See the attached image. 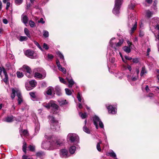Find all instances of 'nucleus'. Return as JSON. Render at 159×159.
<instances>
[{"mask_svg": "<svg viewBox=\"0 0 159 159\" xmlns=\"http://www.w3.org/2000/svg\"><path fill=\"white\" fill-rule=\"evenodd\" d=\"M56 62L58 69L59 70L62 67V66L61 65L60 63L59 60L57 59L56 60Z\"/></svg>", "mask_w": 159, "mask_h": 159, "instance_id": "nucleus-34", "label": "nucleus"}, {"mask_svg": "<svg viewBox=\"0 0 159 159\" xmlns=\"http://www.w3.org/2000/svg\"><path fill=\"white\" fill-rule=\"evenodd\" d=\"M65 90L66 92V94L68 95H71L72 94L71 91L69 90V89L66 88L65 89Z\"/></svg>", "mask_w": 159, "mask_h": 159, "instance_id": "nucleus-41", "label": "nucleus"}, {"mask_svg": "<svg viewBox=\"0 0 159 159\" xmlns=\"http://www.w3.org/2000/svg\"><path fill=\"white\" fill-rule=\"evenodd\" d=\"M23 70L26 72L25 75L29 78H31L33 76L32 71L30 67L24 65L23 66Z\"/></svg>", "mask_w": 159, "mask_h": 159, "instance_id": "nucleus-7", "label": "nucleus"}, {"mask_svg": "<svg viewBox=\"0 0 159 159\" xmlns=\"http://www.w3.org/2000/svg\"><path fill=\"white\" fill-rule=\"evenodd\" d=\"M39 23H41L42 24H44L45 23V21L43 20V18H41L40 20L38 21Z\"/></svg>", "mask_w": 159, "mask_h": 159, "instance_id": "nucleus-59", "label": "nucleus"}, {"mask_svg": "<svg viewBox=\"0 0 159 159\" xmlns=\"http://www.w3.org/2000/svg\"><path fill=\"white\" fill-rule=\"evenodd\" d=\"M12 93L11 94V98L13 99L16 96V93H17V92H20L18 90H15L13 88L12 90Z\"/></svg>", "mask_w": 159, "mask_h": 159, "instance_id": "nucleus-23", "label": "nucleus"}, {"mask_svg": "<svg viewBox=\"0 0 159 159\" xmlns=\"http://www.w3.org/2000/svg\"><path fill=\"white\" fill-rule=\"evenodd\" d=\"M53 56L51 54H48V60H51L53 58Z\"/></svg>", "mask_w": 159, "mask_h": 159, "instance_id": "nucleus-47", "label": "nucleus"}, {"mask_svg": "<svg viewBox=\"0 0 159 159\" xmlns=\"http://www.w3.org/2000/svg\"><path fill=\"white\" fill-rule=\"evenodd\" d=\"M126 67H127V69H128L129 71H131L132 69L130 66L127 65V66H126Z\"/></svg>", "mask_w": 159, "mask_h": 159, "instance_id": "nucleus-62", "label": "nucleus"}, {"mask_svg": "<svg viewBox=\"0 0 159 159\" xmlns=\"http://www.w3.org/2000/svg\"><path fill=\"white\" fill-rule=\"evenodd\" d=\"M25 54L28 57L31 58H34V53L33 51L30 50H26L25 52Z\"/></svg>", "mask_w": 159, "mask_h": 159, "instance_id": "nucleus-12", "label": "nucleus"}, {"mask_svg": "<svg viewBox=\"0 0 159 159\" xmlns=\"http://www.w3.org/2000/svg\"><path fill=\"white\" fill-rule=\"evenodd\" d=\"M102 142L100 141L99 143H98L97 145V148L98 151H100L101 149L100 148V144Z\"/></svg>", "mask_w": 159, "mask_h": 159, "instance_id": "nucleus-45", "label": "nucleus"}, {"mask_svg": "<svg viewBox=\"0 0 159 159\" xmlns=\"http://www.w3.org/2000/svg\"><path fill=\"white\" fill-rule=\"evenodd\" d=\"M43 155H44V153L42 152H39L36 153V156L39 157H41Z\"/></svg>", "mask_w": 159, "mask_h": 159, "instance_id": "nucleus-39", "label": "nucleus"}, {"mask_svg": "<svg viewBox=\"0 0 159 159\" xmlns=\"http://www.w3.org/2000/svg\"><path fill=\"white\" fill-rule=\"evenodd\" d=\"M29 84H30V85L33 89L36 86L37 84L36 82L34 80L30 81Z\"/></svg>", "mask_w": 159, "mask_h": 159, "instance_id": "nucleus-22", "label": "nucleus"}, {"mask_svg": "<svg viewBox=\"0 0 159 159\" xmlns=\"http://www.w3.org/2000/svg\"><path fill=\"white\" fill-rule=\"evenodd\" d=\"M24 32L25 34L29 38H30L31 37L30 34V33L29 31L26 28H25L24 29Z\"/></svg>", "mask_w": 159, "mask_h": 159, "instance_id": "nucleus-28", "label": "nucleus"}, {"mask_svg": "<svg viewBox=\"0 0 159 159\" xmlns=\"http://www.w3.org/2000/svg\"><path fill=\"white\" fill-rule=\"evenodd\" d=\"M43 47L46 50H48L49 48L48 47V46L47 44L45 43L43 44Z\"/></svg>", "mask_w": 159, "mask_h": 159, "instance_id": "nucleus-57", "label": "nucleus"}, {"mask_svg": "<svg viewBox=\"0 0 159 159\" xmlns=\"http://www.w3.org/2000/svg\"><path fill=\"white\" fill-rule=\"evenodd\" d=\"M93 121L94 125H95L96 129H98V125L101 128H104V125L100 119L99 117L97 116H94L93 117Z\"/></svg>", "mask_w": 159, "mask_h": 159, "instance_id": "nucleus-3", "label": "nucleus"}, {"mask_svg": "<svg viewBox=\"0 0 159 159\" xmlns=\"http://www.w3.org/2000/svg\"><path fill=\"white\" fill-rule=\"evenodd\" d=\"M146 16L148 18H149L151 17L152 15L153 14L152 12L150 11L149 10H147L146 11Z\"/></svg>", "mask_w": 159, "mask_h": 159, "instance_id": "nucleus-31", "label": "nucleus"}, {"mask_svg": "<svg viewBox=\"0 0 159 159\" xmlns=\"http://www.w3.org/2000/svg\"><path fill=\"white\" fill-rule=\"evenodd\" d=\"M123 75L120 73H119L116 75V77L120 79H121L123 78Z\"/></svg>", "mask_w": 159, "mask_h": 159, "instance_id": "nucleus-46", "label": "nucleus"}, {"mask_svg": "<svg viewBox=\"0 0 159 159\" xmlns=\"http://www.w3.org/2000/svg\"><path fill=\"white\" fill-rule=\"evenodd\" d=\"M17 96L18 97V104H20L22 101V97L20 92H17Z\"/></svg>", "mask_w": 159, "mask_h": 159, "instance_id": "nucleus-21", "label": "nucleus"}, {"mask_svg": "<svg viewBox=\"0 0 159 159\" xmlns=\"http://www.w3.org/2000/svg\"><path fill=\"white\" fill-rule=\"evenodd\" d=\"M3 22L4 24H6L8 23V21L6 19H3Z\"/></svg>", "mask_w": 159, "mask_h": 159, "instance_id": "nucleus-63", "label": "nucleus"}, {"mask_svg": "<svg viewBox=\"0 0 159 159\" xmlns=\"http://www.w3.org/2000/svg\"><path fill=\"white\" fill-rule=\"evenodd\" d=\"M68 83V87L69 88H72L73 85L75 84V82L71 76H69L66 78Z\"/></svg>", "mask_w": 159, "mask_h": 159, "instance_id": "nucleus-14", "label": "nucleus"}, {"mask_svg": "<svg viewBox=\"0 0 159 159\" xmlns=\"http://www.w3.org/2000/svg\"><path fill=\"white\" fill-rule=\"evenodd\" d=\"M123 0H115L114 8L113 10V13L117 15L119 13V10L122 3Z\"/></svg>", "mask_w": 159, "mask_h": 159, "instance_id": "nucleus-4", "label": "nucleus"}, {"mask_svg": "<svg viewBox=\"0 0 159 159\" xmlns=\"http://www.w3.org/2000/svg\"><path fill=\"white\" fill-rule=\"evenodd\" d=\"M39 128H40L39 125V124H38L37 127L35 128V131H39Z\"/></svg>", "mask_w": 159, "mask_h": 159, "instance_id": "nucleus-64", "label": "nucleus"}, {"mask_svg": "<svg viewBox=\"0 0 159 159\" xmlns=\"http://www.w3.org/2000/svg\"><path fill=\"white\" fill-rule=\"evenodd\" d=\"M43 106L47 109H49L50 107V102L48 103H44L43 104Z\"/></svg>", "mask_w": 159, "mask_h": 159, "instance_id": "nucleus-40", "label": "nucleus"}, {"mask_svg": "<svg viewBox=\"0 0 159 159\" xmlns=\"http://www.w3.org/2000/svg\"><path fill=\"white\" fill-rule=\"evenodd\" d=\"M2 72L5 77L3 79V81L6 83H7L8 81V75L5 69H3Z\"/></svg>", "mask_w": 159, "mask_h": 159, "instance_id": "nucleus-18", "label": "nucleus"}, {"mask_svg": "<svg viewBox=\"0 0 159 159\" xmlns=\"http://www.w3.org/2000/svg\"><path fill=\"white\" fill-rule=\"evenodd\" d=\"M50 107H52L53 110H58V107L56 104H55L54 102L52 101H50Z\"/></svg>", "mask_w": 159, "mask_h": 159, "instance_id": "nucleus-19", "label": "nucleus"}, {"mask_svg": "<svg viewBox=\"0 0 159 159\" xmlns=\"http://www.w3.org/2000/svg\"><path fill=\"white\" fill-rule=\"evenodd\" d=\"M147 73V70L144 66L142 68V70L140 73L141 76H143L144 74Z\"/></svg>", "mask_w": 159, "mask_h": 159, "instance_id": "nucleus-27", "label": "nucleus"}, {"mask_svg": "<svg viewBox=\"0 0 159 159\" xmlns=\"http://www.w3.org/2000/svg\"><path fill=\"white\" fill-rule=\"evenodd\" d=\"M153 22L155 23V24L159 23V18L157 17L152 19V22L150 23V24H152V23Z\"/></svg>", "mask_w": 159, "mask_h": 159, "instance_id": "nucleus-37", "label": "nucleus"}, {"mask_svg": "<svg viewBox=\"0 0 159 159\" xmlns=\"http://www.w3.org/2000/svg\"><path fill=\"white\" fill-rule=\"evenodd\" d=\"M26 144L25 142L23 143V150L24 152L26 153Z\"/></svg>", "mask_w": 159, "mask_h": 159, "instance_id": "nucleus-44", "label": "nucleus"}, {"mask_svg": "<svg viewBox=\"0 0 159 159\" xmlns=\"http://www.w3.org/2000/svg\"><path fill=\"white\" fill-rule=\"evenodd\" d=\"M48 118L51 129L54 131L58 130L60 126L58 121L56 120L53 116H49Z\"/></svg>", "mask_w": 159, "mask_h": 159, "instance_id": "nucleus-2", "label": "nucleus"}, {"mask_svg": "<svg viewBox=\"0 0 159 159\" xmlns=\"http://www.w3.org/2000/svg\"><path fill=\"white\" fill-rule=\"evenodd\" d=\"M30 95L32 98H35V95L34 93L30 92Z\"/></svg>", "mask_w": 159, "mask_h": 159, "instance_id": "nucleus-54", "label": "nucleus"}, {"mask_svg": "<svg viewBox=\"0 0 159 159\" xmlns=\"http://www.w3.org/2000/svg\"><path fill=\"white\" fill-rule=\"evenodd\" d=\"M63 143L62 140L57 139L54 141L47 140L43 142L42 144V148L46 150H52L58 148Z\"/></svg>", "mask_w": 159, "mask_h": 159, "instance_id": "nucleus-1", "label": "nucleus"}, {"mask_svg": "<svg viewBox=\"0 0 159 159\" xmlns=\"http://www.w3.org/2000/svg\"><path fill=\"white\" fill-rule=\"evenodd\" d=\"M43 35L45 38L48 37L49 36L48 32L46 30L43 31Z\"/></svg>", "mask_w": 159, "mask_h": 159, "instance_id": "nucleus-43", "label": "nucleus"}, {"mask_svg": "<svg viewBox=\"0 0 159 159\" xmlns=\"http://www.w3.org/2000/svg\"><path fill=\"white\" fill-rule=\"evenodd\" d=\"M10 4L9 2H7V6L6 7V9L7 10L8 9L9 7H10Z\"/></svg>", "mask_w": 159, "mask_h": 159, "instance_id": "nucleus-60", "label": "nucleus"}, {"mask_svg": "<svg viewBox=\"0 0 159 159\" xmlns=\"http://www.w3.org/2000/svg\"><path fill=\"white\" fill-rule=\"evenodd\" d=\"M83 130L84 131L88 134H90V130L85 125L83 127Z\"/></svg>", "mask_w": 159, "mask_h": 159, "instance_id": "nucleus-33", "label": "nucleus"}, {"mask_svg": "<svg viewBox=\"0 0 159 159\" xmlns=\"http://www.w3.org/2000/svg\"><path fill=\"white\" fill-rule=\"evenodd\" d=\"M79 115L83 119L85 118L87 116V114L86 113H83L81 112H80L79 113Z\"/></svg>", "mask_w": 159, "mask_h": 159, "instance_id": "nucleus-32", "label": "nucleus"}, {"mask_svg": "<svg viewBox=\"0 0 159 159\" xmlns=\"http://www.w3.org/2000/svg\"><path fill=\"white\" fill-rule=\"evenodd\" d=\"M59 102L61 105L65 104H66L67 103L66 100H64L60 101Z\"/></svg>", "mask_w": 159, "mask_h": 159, "instance_id": "nucleus-52", "label": "nucleus"}, {"mask_svg": "<svg viewBox=\"0 0 159 159\" xmlns=\"http://www.w3.org/2000/svg\"><path fill=\"white\" fill-rule=\"evenodd\" d=\"M23 0H15V3L17 5H20L22 3Z\"/></svg>", "mask_w": 159, "mask_h": 159, "instance_id": "nucleus-49", "label": "nucleus"}, {"mask_svg": "<svg viewBox=\"0 0 159 159\" xmlns=\"http://www.w3.org/2000/svg\"><path fill=\"white\" fill-rule=\"evenodd\" d=\"M22 22L25 24H27L28 20V18L27 16L22 15Z\"/></svg>", "mask_w": 159, "mask_h": 159, "instance_id": "nucleus-25", "label": "nucleus"}, {"mask_svg": "<svg viewBox=\"0 0 159 159\" xmlns=\"http://www.w3.org/2000/svg\"><path fill=\"white\" fill-rule=\"evenodd\" d=\"M114 39H115V38H112L109 42V44L110 45L112 48H114L115 49V51H116L117 50V49L116 48V47L120 46L123 43L124 41L123 40H120L118 43H115L112 42V41Z\"/></svg>", "mask_w": 159, "mask_h": 159, "instance_id": "nucleus-8", "label": "nucleus"}, {"mask_svg": "<svg viewBox=\"0 0 159 159\" xmlns=\"http://www.w3.org/2000/svg\"><path fill=\"white\" fill-rule=\"evenodd\" d=\"M14 120V117L12 116H8L3 119V121L7 122H11Z\"/></svg>", "mask_w": 159, "mask_h": 159, "instance_id": "nucleus-16", "label": "nucleus"}, {"mask_svg": "<svg viewBox=\"0 0 159 159\" xmlns=\"http://www.w3.org/2000/svg\"><path fill=\"white\" fill-rule=\"evenodd\" d=\"M106 106L109 113L115 114L116 112V109L115 107H114L112 105L109 104H107Z\"/></svg>", "mask_w": 159, "mask_h": 159, "instance_id": "nucleus-10", "label": "nucleus"}, {"mask_svg": "<svg viewBox=\"0 0 159 159\" xmlns=\"http://www.w3.org/2000/svg\"><path fill=\"white\" fill-rule=\"evenodd\" d=\"M67 140L68 142L71 143L78 142L79 140V137L75 134L69 133L67 136Z\"/></svg>", "mask_w": 159, "mask_h": 159, "instance_id": "nucleus-6", "label": "nucleus"}, {"mask_svg": "<svg viewBox=\"0 0 159 159\" xmlns=\"http://www.w3.org/2000/svg\"><path fill=\"white\" fill-rule=\"evenodd\" d=\"M19 40L21 42L26 41L28 39L27 37L25 36H20L19 39Z\"/></svg>", "mask_w": 159, "mask_h": 159, "instance_id": "nucleus-30", "label": "nucleus"}, {"mask_svg": "<svg viewBox=\"0 0 159 159\" xmlns=\"http://www.w3.org/2000/svg\"><path fill=\"white\" fill-rule=\"evenodd\" d=\"M34 43L40 49L42 50V48L39 44L36 41H34Z\"/></svg>", "mask_w": 159, "mask_h": 159, "instance_id": "nucleus-53", "label": "nucleus"}, {"mask_svg": "<svg viewBox=\"0 0 159 159\" xmlns=\"http://www.w3.org/2000/svg\"><path fill=\"white\" fill-rule=\"evenodd\" d=\"M46 92L47 95H51L53 93L54 94L55 93H54V89L52 87H49L47 88Z\"/></svg>", "mask_w": 159, "mask_h": 159, "instance_id": "nucleus-15", "label": "nucleus"}, {"mask_svg": "<svg viewBox=\"0 0 159 159\" xmlns=\"http://www.w3.org/2000/svg\"><path fill=\"white\" fill-rule=\"evenodd\" d=\"M28 148L30 150L32 151H34L35 149V147L34 146H31L30 145L29 146Z\"/></svg>", "mask_w": 159, "mask_h": 159, "instance_id": "nucleus-50", "label": "nucleus"}, {"mask_svg": "<svg viewBox=\"0 0 159 159\" xmlns=\"http://www.w3.org/2000/svg\"><path fill=\"white\" fill-rule=\"evenodd\" d=\"M57 55L61 59L63 60V66H65L66 65V63L65 61L64 57L63 54L60 52L58 51L56 52Z\"/></svg>", "mask_w": 159, "mask_h": 159, "instance_id": "nucleus-17", "label": "nucleus"}, {"mask_svg": "<svg viewBox=\"0 0 159 159\" xmlns=\"http://www.w3.org/2000/svg\"><path fill=\"white\" fill-rule=\"evenodd\" d=\"M46 72L43 70V72L42 74H40L38 72H36L34 74V77L35 78L43 79H44L46 76Z\"/></svg>", "mask_w": 159, "mask_h": 159, "instance_id": "nucleus-11", "label": "nucleus"}, {"mask_svg": "<svg viewBox=\"0 0 159 159\" xmlns=\"http://www.w3.org/2000/svg\"><path fill=\"white\" fill-rule=\"evenodd\" d=\"M129 25L131 24L132 25H133V27L131 28L130 31V33L132 34L134 31L136 30L137 28V22L136 20V19L134 16L130 17L129 18Z\"/></svg>", "mask_w": 159, "mask_h": 159, "instance_id": "nucleus-5", "label": "nucleus"}, {"mask_svg": "<svg viewBox=\"0 0 159 159\" xmlns=\"http://www.w3.org/2000/svg\"><path fill=\"white\" fill-rule=\"evenodd\" d=\"M77 98L79 102H81V101H82V102L83 103L84 102V99L82 98V96L79 93L77 95Z\"/></svg>", "mask_w": 159, "mask_h": 159, "instance_id": "nucleus-29", "label": "nucleus"}, {"mask_svg": "<svg viewBox=\"0 0 159 159\" xmlns=\"http://www.w3.org/2000/svg\"><path fill=\"white\" fill-rule=\"evenodd\" d=\"M55 89L56 91L58 92V93H60L61 89L60 87L59 86H56L55 87Z\"/></svg>", "mask_w": 159, "mask_h": 159, "instance_id": "nucleus-55", "label": "nucleus"}, {"mask_svg": "<svg viewBox=\"0 0 159 159\" xmlns=\"http://www.w3.org/2000/svg\"><path fill=\"white\" fill-rule=\"evenodd\" d=\"M21 135L23 134L25 136H27L28 135V131L26 130H24L22 131Z\"/></svg>", "mask_w": 159, "mask_h": 159, "instance_id": "nucleus-42", "label": "nucleus"}, {"mask_svg": "<svg viewBox=\"0 0 159 159\" xmlns=\"http://www.w3.org/2000/svg\"><path fill=\"white\" fill-rule=\"evenodd\" d=\"M107 155L112 157L116 158V155L112 150H110L107 153Z\"/></svg>", "mask_w": 159, "mask_h": 159, "instance_id": "nucleus-20", "label": "nucleus"}, {"mask_svg": "<svg viewBox=\"0 0 159 159\" xmlns=\"http://www.w3.org/2000/svg\"><path fill=\"white\" fill-rule=\"evenodd\" d=\"M123 49V50L127 53H129L131 52V48L129 47L125 46Z\"/></svg>", "mask_w": 159, "mask_h": 159, "instance_id": "nucleus-26", "label": "nucleus"}, {"mask_svg": "<svg viewBox=\"0 0 159 159\" xmlns=\"http://www.w3.org/2000/svg\"><path fill=\"white\" fill-rule=\"evenodd\" d=\"M60 155L61 157L66 158L69 156L67 150L65 149L61 150Z\"/></svg>", "mask_w": 159, "mask_h": 159, "instance_id": "nucleus-13", "label": "nucleus"}, {"mask_svg": "<svg viewBox=\"0 0 159 159\" xmlns=\"http://www.w3.org/2000/svg\"><path fill=\"white\" fill-rule=\"evenodd\" d=\"M76 150V147L74 146H71L69 149V152L70 154H74Z\"/></svg>", "mask_w": 159, "mask_h": 159, "instance_id": "nucleus-24", "label": "nucleus"}, {"mask_svg": "<svg viewBox=\"0 0 159 159\" xmlns=\"http://www.w3.org/2000/svg\"><path fill=\"white\" fill-rule=\"evenodd\" d=\"M59 79L61 83H62L63 84H67V82H66V81H65V80L64 79L60 77H59Z\"/></svg>", "mask_w": 159, "mask_h": 159, "instance_id": "nucleus-48", "label": "nucleus"}, {"mask_svg": "<svg viewBox=\"0 0 159 159\" xmlns=\"http://www.w3.org/2000/svg\"><path fill=\"white\" fill-rule=\"evenodd\" d=\"M16 75L17 77L19 78H21L24 76L22 72H21L19 71L17 72Z\"/></svg>", "mask_w": 159, "mask_h": 159, "instance_id": "nucleus-36", "label": "nucleus"}, {"mask_svg": "<svg viewBox=\"0 0 159 159\" xmlns=\"http://www.w3.org/2000/svg\"><path fill=\"white\" fill-rule=\"evenodd\" d=\"M144 35V33L143 31H140L139 34V36L140 37H143Z\"/></svg>", "mask_w": 159, "mask_h": 159, "instance_id": "nucleus-58", "label": "nucleus"}, {"mask_svg": "<svg viewBox=\"0 0 159 159\" xmlns=\"http://www.w3.org/2000/svg\"><path fill=\"white\" fill-rule=\"evenodd\" d=\"M135 72L136 73V75L134 76L133 75L131 76V75H128L127 78L129 81L132 80L135 81L139 77V68H136L135 69Z\"/></svg>", "mask_w": 159, "mask_h": 159, "instance_id": "nucleus-9", "label": "nucleus"}, {"mask_svg": "<svg viewBox=\"0 0 159 159\" xmlns=\"http://www.w3.org/2000/svg\"><path fill=\"white\" fill-rule=\"evenodd\" d=\"M25 86L27 90L28 91L30 90L33 89L32 87H31V86L30 85V84H28L27 83L26 84Z\"/></svg>", "mask_w": 159, "mask_h": 159, "instance_id": "nucleus-35", "label": "nucleus"}, {"mask_svg": "<svg viewBox=\"0 0 159 159\" xmlns=\"http://www.w3.org/2000/svg\"><path fill=\"white\" fill-rule=\"evenodd\" d=\"M125 58L126 60H130L132 59V58L128 56H125Z\"/></svg>", "mask_w": 159, "mask_h": 159, "instance_id": "nucleus-61", "label": "nucleus"}, {"mask_svg": "<svg viewBox=\"0 0 159 159\" xmlns=\"http://www.w3.org/2000/svg\"><path fill=\"white\" fill-rule=\"evenodd\" d=\"M29 23L30 26L32 28L35 26L34 22L31 20H30L29 21Z\"/></svg>", "mask_w": 159, "mask_h": 159, "instance_id": "nucleus-38", "label": "nucleus"}, {"mask_svg": "<svg viewBox=\"0 0 159 159\" xmlns=\"http://www.w3.org/2000/svg\"><path fill=\"white\" fill-rule=\"evenodd\" d=\"M132 59L133 62L135 63H138L139 61V59L138 58H134Z\"/></svg>", "mask_w": 159, "mask_h": 159, "instance_id": "nucleus-51", "label": "nucleus"}, {"mask_svg": "<svg viewBox=\"0 0 159 159\" xmlns=\"http://www.w3.org/2000/svg\"><path fill=\"white\" fill-rule=\"evenodd\" d=\"M59 70L63 72L64 74H66V70L64 67H62Z\"/></svg>", "mask_w": 159, "mask_h": 159, "instance_id": "nucleus-56", "label": "nucleus"}]
</instances>
